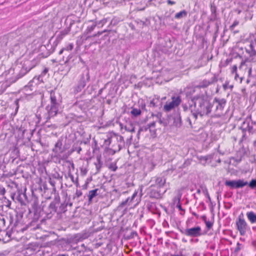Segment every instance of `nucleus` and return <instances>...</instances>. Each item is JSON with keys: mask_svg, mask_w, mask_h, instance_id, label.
I'll list each match as a JSON object with an SVG mask.
<instances>
[{"mask_svg": "<svg viewBox=\"0 0 256 256\" xmlns=\"http://www.w3.org/2000/svg\"><path fill=\"white\" fill-rule=\"evenodd\" d=\"M237 228L240 234L242 236L244 235L248 228V226L245 220L239 216L238 220L236 222Z\"/></svg>", "mask_w": 256, "mask_h": 256, "instance_id": "obj_9", "label": "nucleus"}, {"mask_svg": "<svg viewBox=\"0 0 256 256\" xmlns=\"http://www.w3.org/2000/svg\"><path fill=\"white\" fill-rule=\"evenodd\" d=\"M134 21L136 28L140 30V28H143L144 26H147L150 23V22L147 20V19L146 20V21L142 20L139 19H138Z\"/></svg>", "mask_w": 256, "mask_h": 256, "instance_id": "obj_11", "label": "nucleus"}, {"mask_svg": "<svg viewBox=\"0 0 256 256\" xmlns=\"http://www.w3.org/2000/svg\"><path fill=\"white\" fill-rule=\"evenodd\" d=\"M136 195L137 192H135L132 194V198H128L124 202H123L120 204V206L122 207L127 203H128V204L130 205L132 200H134V198L136 196Z\"/></svg>", "mask_w": 256, "mask_h": 256, "instance_id": "obj_15", "label": "nucleus"}, {"mask_svg": "<svg viewBox=\"0 0 256 256\" xmlns=\"http://www.w3.org/2000/svg\"><path fill=\"white\" fill-rule=\"evenodd\" d=\"M242 64L241 66H240V68H242Z\"/></svg>", "mask_w": 256, "mask_h": 256, "instance_id": "obj_52", "label": "nucleus"}, {"mask_svg": "<svg viewBox=\"0 0 256 256\" xmlns=\"http://www.w3.org/2000/svg\"><path fill=\"white\" fill-rule=\"evenodd\" d=\"M177 208L180 210H182L181 205L178 203V204L176 206Z\"/></svg>", "mask_w": 256, "mask_h": 256, "instance_id": "obj_36", "label": "nucleus"}, {"mask_svg": "<svg viewBox=\"0 0 256 256\" xmlns=\"http://www.w3.org/2000/svg\"><path fill=\"white\" fill-rule=\"evenodd\" d=\"M240 22L238 20H236L230 26V30H233L235 27L239 24Z\"/></svg>", "mask_w": 256, "mask_h": 256, "instance_id": "obj_17", "label": "nucleus"}, {"mask_svg": "<svg viewBox=\"0 0 256 256\" xmlns=\"http://www.w3.org/2000/svg\"><path fill=\"white\" fill-rule=\"evenodd\" d=\"M166 180L162 178H158L156 179L155 184L151 185L149 188L150 196V197L154 198H158L160 196V190H157L156 192H153L154 188L158 190L160 188L164 185Z\"/></svg>", "mask_w": 256, "mask_h": 256, "instance_id": "obj_2", "label": "nucleus"}, {"mask_svg": "<svg viewBox=\"0 0 256 256\" xmlns=\"http://www.w3.org/2000/svg\"><path fill=\"white\" fill-rule=\"evenodd\" d=\"M251 72H252V68H249L248 69V74L250 75L251 74Z\"/></svg>", "mask_w": 256, "mask_h": 256, "instance_id": "obj_40", "label": "nucleus"}, {"mask_svg": "<svg viewBox=\"0 0 256 256\" xmlns=\"http://www.w3.org/2000/svg\"><path fill=\"white\" fill-rule=\"evenodd\" d=\"M75 26V24L74 23H70V27H72L74 26Z\"/></svg>", "mask_w": 256, "mask_h": 256, "instance_id": "obj_41", "label": "nucleus"}, {"mask_svg": "<svg viewBox=\"0 0 256 256\" xmlns=\"http://www.w3.org/2000/svg\"><path fill=\"white\" fill-rule=\"evenodd\" d=\"M206 226L208 228H210L212 226V224L210 222H206Z\"/></svg>", "mask_w": 256, "mask_h": 256, "instance_id": "obj_34", "label": "nucleus"}, {"mask_svg": "<svg viewBox=\"0 0 256 256\" xmlns=\"http://www.w3.org/2000/svg\"><path fill=\"white\" fill-rule=\"evenodd\" d=\"M116 20H112L110 22V25H112V24L115 25L116 24Z\"/></svg>", "mask_w": 256, "mask_h": 256, "instance_id": "obj_35", "label": "nucleus"}, {"mask_svg": "<svg viewBox=\"0 0 256 256\" xmlns=\"http://www.w3.org/2000/svg\"><path fill=\"white\" fill-rule=\"evenodd\" d=\"M64 38V34H58L56 37V45Z\"/></svg>", "mask_w": 256, "mask_h": 256, "instance_id": "obj_21", "label": "nucleus"}, {"mask_svg": "<svg viewBox=\"0 0 256 256\" xmlns=\"http://www.w3.org/2000/svg\"><path fill=\"white\" fill-rule=\"evenodd\" d=\"M108 168L112 170V171L114 172L116 170L118 167L116 166V164L112 163L108 166Z\"/></svg>", "mask_w": 256, "mask_h": 256, "instance_id": "obj_24", "label": "nucleus"}, {"mask_svg": "<svg viewBox=\"0 0 256 256\" xmlns=\"http://www.w3.org/2000/svg\"><path fill=\"white\" fill-rule=\"evenodd\" d=\"M248 184L247 181L244 180H226L225 184L230 188H242Z\"/></svg>", "mask_w": 256, "mask_h": 256, "instance_id": "obj_7", "label": "nucleus"}, {"mask_svg": "<svg viewBox=\"0 0 256 256\" xmlns=\"http://www.w3.org/2000/svg\"><path fill=\"white\" fill-rule=\"evenodd\" d=\"M74 48V44L72 43L68 44L65 48H64L65 50L70 51L72 50Z\"/></svg>", "mask_w": 256, "mask_h": 256, "instance_id": "obj_23", "label": "nucleus"}, {"mask_svg": "<svg viewBox=\"0 0 256 256\" xmlns=\"http://www.w3.org/2000/svg\"><path fill=\"white\" fill-rule=\"evenodd\" d=\"M98 32H116V30H113L110 29H104L102 31H98Z\"/></svg>", "mask_w": 256, "mask_h": 256, "instance_id": "obj_30", "label": "nucleus"}, {"mask_svg": "<svg viewBox=\"0 0 256 256\" xmlns=\"http://www.w3.org/2000/svg\"><path fill=\"white\" fill-rule=\"evenodd\" d=\"M96 27V24L92 23L90 26H88L86 30L88 31V32H91L94 30Z\"/></svg>", "mask_w": 256, "mask_h": 256, "instance_id": "obj_20", "label": "nucleus"}, {"mask_svg": "<svg viewBox=\"0 0 256 256\" xmlns=\"http://www.w3.org/2000/svg\"><path fill=\"white\" fill-rule=\"evenodd\" d=\"M210 84V82L208 80H204L202 83V86L204 87H206L209 86Z\"/></svg>", "mask_w": 256, "mask_h": 256, "instance_id": "obj_29", "label": "nucleus"}, {"mask_svg": "<svg viewBox=\"0 0 256 256\" xmlns=\"http://www.w3.org/2000/svg\"><path fill=\"white\" fill-rule=\"evenodd\" d=\"M157 190H160L159 189L158 190L156 188H154V190H153V192H156L157 191Z\"/></svg>", "mask_w": 256, "mask_h": 256, "instance_id": "obj_43", "label": "nucleus"}, {"mask_svg": "<svg viewBox=\"0 0 256 256\" xmlns=\"http://www.w3.org/2000/svg\"><path fill=\"white\" fill-rule=\"evenodd\" d=\"M166 2H167L168 4H170V5H173V4H176L175 2L172 1V0H167Z\"/></svg>", "mask_w": 256, "mask_h": 256, "instance_id": "obj_32", "label": "nucleus"}, {"mask_svg": "<svg viewBox=\"0 0 256 256\" xmlns=\"http://www.w3.org/2000/svg\"><path fill=\"white\" fill-rule=\"evenodd\" d=\"M131 114L134 116H136L140 114V110L137 108H134L132 110Z\"/></svg>", "mask_w": 256, "mask_h": 256, "instance_id": "obj_22", "label": "nucleus"}, {"mask_svg": "<svg viewBox=\"0 0 256 256\" xmlns=\"http://www.w3.org/2000/svg\"><path fill=\"white\" fill-rule=\"evenodd\" d=\"M182 241L184 242H186V240H185L184 239H182Z\"/></svg>", "mask_w": 256, "mask_h": 256, "instance_id": "obj_47", "label": "nucleus"}, {"mask_svg": "<svg viewBox=\"0 0 256 256\" xmlns=\"http://www.w3.org/2000/svg\"><path fill=\"white\" fill-rule=\"evenodd\" d=\"M188 12L184 10L180 12H179L176 13L174 16V18L176 19H181L184 18H186L187 16Z\"/></svg>", "mask_w": 256, "mask_h": 256, "instance_id": "obj_12", "label": "nucleus"}, {"mask_svg": "<svg viewBox=\"0 0 256 256\" xmlns=\"http://www.w3.org/2000/svg\"><path fill=\"white\" fill-rule=\"evenodd\" d=\"M106 22V20L103 19L100 22H99L98 23L96 24V26L98 28H100L102 27L104 24H105Z\"/></svg>", "mask_w": 256, "mask_h": 256, "instance_id": "obj_19", "label": "nucleus"}, {"mask_svg": "<svg viewBox=\"0 0 256 256\" xmlns=\"http://www.w3.org/2000/svg\"><path fill=\"white\" fill-rule=\"evenodd\" d=\"M235 74H236L235 79L236 80L237 78L238 77V75L237 73H235Z\"/></svg>", "mask_w": 256, "mask_h": 256, "instance_id": "obj_42", "label": "nucleus"}, {"mask_svg": "<svg viewBox=\"0 0 256 256\" xmlns=\"http://www.w3.org/2000/svg\"><path fill=\"white\" fill-rule=\"evenodd\" d=\"M85 86L86 84L84 83V82L82 83L80 86H78V90H76L77 92L80 91L82 90V88H83Z\"/></svg>", "mask_w": 256, "mask_h": 256, "instance_id": "obj_27", "label": "nucleus"}, {"mask_svg": "<svg viewBox=\"0 0 256 256\" xmlns=\"http://www.w3.org/2000/svg\"><path fill=\"white\" fill-rule=\"evenodd\" d=\"M236 12L238 14H240L242 12V11L240 10H236Z\"/></svg>", "mask_w": 256, "mask_h": 256, "instance_id": "obj_38", "label": "nucleus"}, {"mask_svg": "<svg viewBox=\"0 0 256 256\" xmlns=\"http://www.w3.org/2000/svg\"><path fill=\"white\" fill-rule=\"evenodd\" d=\"M128 25L132 30H138L136 27L135 21H134L133 22L130 23Z\"/></svg>", "mask_w": 256, "mask_h": 256, "instance_id": "obj_18", "label": "nucleus"}, {"mask_svg": "<svg viewBox=\"0 0 256 256\" xmlns=\"http://www.w3.org/2000/svg\"><path fill=\"white\" fill-rule=\"evenodd\" d=\"M249 186L252 188H256V180H252L249 184Z\"/></svg>", "mask_w": 256, "mask_h": 256, "instance_id": "obj_25", "label": "nucleus"}, {"mask_svg": "<svg viewBox=\"0 0 256 256\" xmlns=\"http://www.w3.org/2000/svg\"><path fill=\"white\" fill-rule=\"evenodd\" d=\"M234 32H238V30H236V31H234Z\"/></svg>", "mask_w": 256, "mask_h": 256, "instance_id": "obj_50", "label": "nucleus"}, {"mask_svg": "<svg viewBox=\"0 0 256 256\" xmlns=\"http://www.w3.org/2000/svg\"><path fill=\"white\" fill-rule=\"evenodd\" d=\"M36 80V78H34L32 81L30 82L28 85L25 86L24 88L22 89V90L24 92H26V94H30V91H32L33 90V88H32V86L31 84L32 82H34V80Z\"/></svg>", "mask_w": 256, "mask_h": 256, "instance_id": "obj_13", "label": "nucleus"}, {"mask_svg": "<svg viewBox=\"0 0 256 256\" xmlns=\"http://www.w3.org/2000/svg\"><path fill=\"white\" fill-rule=\"evenodd\" d=\"M244 14L246 20H247L248 19L251 20L252 18V16L249 12H244Z\"/></svg>", "mask_w": 256, "mask_h": 256, "instance_id": "obj_26", "label": "nucleus"}, {"mask_svg": "<svg viewBox=\"0 0 256 256\" xmlns=\"http://www.w3.org/2000/svg\"><path fill=\"white\" fill-rule=\"evenodd\" d=\"M206 193H208L207 192H206ZM208 194V198H210V196H208V194Z\"/></svg>", "mask_w": 256, "mask_h": 256, "instance_id": "obj_51", "label": "nucleus"}, {"mask_svg": "<svg viewBox=\"0 0 256 256\" xmlns=\"http://www.w3.org/2000/svg\"><path fill=\"white\" fill-rule=\"evenodd\" d=\"M226 100L224 99L215 98L212 102V106L215 107L214 115L220 117L223 114V110L226 105Z\"/></svg>", "mask_w": 256, "mask_h": 256, "instance_id": "obj_4", "label": "nucleus"}, {"mask_svg": "<svg viewBox=\"0 0 256 256\" xmlns=\"http://www.w3.org/2000/svg\"><path fill=\"white\" fill-rule=\"evenodd\" d=\"M126 130L127 131H128V132H134V131H135L134 128H128L126 126Z\"/></svg>", "mask_w": 256, "mask_h": 256, "instance_id": "obj_33", "label": "nucleus"}, {"mask_svg": "<svg viewBox=\"0 0 256 256\" xmlns=\"http://www.w3.org/2000/svg\"><path fill=\"white\" fill-rule=\"evenodd\" d=\"M98 189H95L89 192L88 198L90 200H92L97 195Z\"/></svg>", "mask_w": 256, "mask_h": 256, "instance_id": "obj_16", "label": "nucleus"}, {"mask_svg": "<svg viewBox=\"0 0 256 256\" xmlns=\"http://www.w3.org/2000/svg\"><path fill=\"white\" fill-rule=\"evenodd\" d=\"M37 64L38 62L36 60L25 61L22 65V67L20 72V74L17 76V78L18 79L24 76L30 70L34 68Z\"/></svg>", "mask_w": 256, "mask_h": 256, "instance_id": "obj_5", "label": "nucleus"}, {"mask_svg": "<svg viewBox=\"0 0 256 256\" xmlns=\"http://www.w3.org/2000/svg\"><path fill=\"white\" fill-rule=\"evenodd\" d=\"M195 106H198L197 112L200 116L208 114L212 110V104L206 97L197 98L195 102Z\"/></svg>", "mask_w": 256, "mask_h": 256, "instance_id": "obj_1", "label": "nucleus"}, {"mask_svg": "<svg viewBox=\"0 0 256 256\" xmlns=\"http://www.w3.org/2000/svg\"><path fill=\"white\" fill-rule=\"evenodd\" d=\"M58 256H64V255H62V256L58 255Z\"/></svg>", "mask_w": 256, "mask_h": 256, "instance_id": "obj_54", "label": "nucleus"}, {"mask_svg": "<svg viewBox=\"0 0 256 256\" xmlns=\"http://www.w3.org/2000/svg\"><path fill=\"white\" fill-rule=\"evenodd\" d=\"M59 106L60 104L57 102L54 94L51 93L50 104L48 106L46 107L50 117H52L56 116L58 110Z\"/></svg>", "mask_w": 256, "mask_h": 256, "instance_id": "obj_3", "label": "nucleus"}, {"mask_svg": "<svg viewBox=\"0 0 256 256\" xmlns=\"http://www.w3.org/2000/svg\"><path fill=\"white\" fill-rule=\"evenodd\" d=\"M247 217L252 223L256 222V214L252 212H248L246 214Z\"/></svg>", "mask_w": 256, "mask_h": 256, "instance_id": "obj_14", "label": "nucleus"}, {"mask_svg": "<svg viewBox=\"0 0 256 256\" xmlns=\"http://www.w3.org/2000/svg\"><path fill=\"white\" fill-rule=\"evenodd\" d=\"M240 82H242V80H243V78H240Z\"/></svg>", "mask_w": 256, "mask_h": 256, "instance_id": "obj_45", "label": "nucleus"}, {"mask_svg": "<svg viewBox=\"0 0 256 256\" xmlns=\"http://www.w3.org/2000/svg\"><path fill=\"white\" fill-rule=\"evenodd\" d=\"M69 28H68V30H66V32H67V31H70V29H69Z\"/></svg>", "mask_w": 256, "mask_h": 256, "instance_id": "obj_46", "label": "nucleus"}, {"mask_svg": "<svg viewBox=\"0 0 256 256\" xmlns=\"http://www.w3.org/2000/svg\"><path fill=\"white\" fill-rule=\"evenodd\" d=\"M171 256H183L182 255H180V256H179V255H172Z\"/></svg>", "mask_w": 256, "mask_h": 256, "instance_id": "obj_44", "label": "nucleus"}, {"mask_svg": "<svg viewBox=\"0 0 256 256\" xmlns=\"http://www.w3.org/2000/svg\"><path fill=\"white\" fill-rule=\"evenodd\" d=\"M210 10L211 14L209 17V20L211 22H214L218 20V15L217 6L214 1L210 3Z\"/></svg>", "mask_w": 256, "mask_h": 256, "instance_id": "obj_10", "label": "nucleus"}, {"mask_svg": "<svg viewBox=\"0 0 256 256\" xmlns=\"http://www.w3.org/2000/svg\"><path fill=\"white\" fill-rule=\"evenodd\" d=\"M158 101V99H153L150 102V106H156Z\"/></svg>", "mask_w": 256, "mask_h": 256, "instance_id": "obj_28", "label": "nucleus"}, {"mask_svg": "<svg viewBox=\"0 0 256 256\" xmlns=\"http://www.w3.org/2000/svg\"><path fill=\"white\" fill-rule=\"evenodd\" d=\"M201 228L198 226L194 228L186 229L184 234L187 236L196 237L201 235Z\"/></svg>", "mask_w": 256, "mask_h": 256, "instance_id": "obj_8", "label": "nucleus"}, {"mask_svg": "<svg viewBox=\"0 0 256 256\" xmlns=\"http://www.w3.org/2000/svg\"><path fill=\"white\" fill-rule=\"evenodd\" d=\"M64 50H65L64 48H63L60 51L59 54H61L63 52Z\"/></svg>", "mask_w": 256, "mask_h": 256, "instance_id": "obj_37", "label": "nucleus"}, {"mask_svg": "<svg viewBox=\"0 0 256 256\" xmlns=\"http://www.w3.org/2000/svg\"><path fill=\"white\" fill-rule=\"evenodd\" d=\"M237 70V66L236 65H234L232 68V73H236Z\"/></svg>", "mask_w": 256, "mask_h": 256, "instance_id": "obj_31", "label": "nucleus"}, {"mask_svg": "<svg viewBox=\"0 0 256 256\" xmlns=\"http://www.w3.org/2000/svg\"><path fill=\"white\" fill-rule=\"evenodd\" d=\"M198 193H200V190H198Z\"/></svg>", "mask_w": 256, "mask_h": 256, "instance_id": "obj_53", "label": "nucleus"}, {"mask_svg": "<svg viewBox=\"0 0 256 256\" xmlns=\"http://www.w3.org/2000/svg\"><path fill=\"white\" fill-rule=\"evenodd\" d=\"M193 214L194 216H197L196 214H195V213H193Z\"/></svg>", "mask_w": 256, "mask_h": 256, "instance_id": "obj_48", "label": "nucleus"}, {"mask_svg": "<svg viewBox=\"0 0 256 256\" xmlns=\"http://www.w3.org/2000/svg\"><path fill=\"white\" fill-rule=\"evenodd\" d=\"M180 102L181 99L179 96H173L171 101H168L166 103L164 106V110L166 112H170L178 106Z\"/></svg>", "mask_w": 256, "mask_h": 256, "instance_id": "obj_6", "label": "nucleus"}, {"mask_svg": "<svg viewBox=\"0 0 256 256\" xmlns=\"http://www.w3.org/2000/svg\"><path fill=\"white\" fill-rule=\"evenodd\" d=\"M54 38V36H52L51 38V40H52Z\"/></svg>", "mask_w": 256, "mask_h": 256, "instance_id": "obj_49", "label": "nucleus"}, {"mask_svg": "<svg viewBox=\"0 0 256 256\" xmlns=\"http://www.w3.org/2000/svg\"><path fill=\"white\" fill-rule=\"evenodd\" d=\"M48 72V70L47 68H45L43 71L44 74H46Z\"/></svg>", "mask_w": 256, "mask_h": 256, "instance_id": "obj_39", "label": "nucleus"}]
</instances>
